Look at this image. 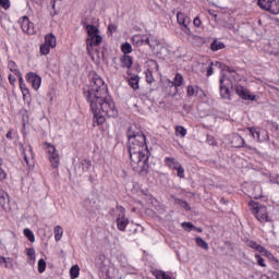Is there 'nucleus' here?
Masks as SVG:
<instances>
[{"label":"nucleus","mask_w":279,"mask_h":279,"mask_svg":"<svg viewBox=\"0 0 279 279\" xmlns=\"http://www.w3.org/2000/svg\"><path fill=\"white\" fill-rule=\"evenodd\" d=\"M83 95L94 114V125H104L106 117L109 119L119 117L114 100L108 94V85L97 73L93 74L90 86L83 89Z\"/></svg>","instance_id":"obj_1"},{"label":"nucleus","mask_w":279,"mask_h":279,"mask_svg":"<svg viewBox=\"0 0 279 279\" xmlns=\"http://www.w3.org/2000/svg\"><path fill=\"white\" fill-rule=\"evenodd\" d=\"M129 154L131 159V167L135 173L140 175H147L149 173V148H147V137L143 132L128 131Z\"/></svg>","instance_id":"obj_2"},{"label":"nucleus","mask_w":279,"mask_h":279,"mask_svg":"<svg viewBox=\"0 0 279 279\" xmlns=\"http://www.w3.org/2000/svg\"><path fill=\"white\" fill-rule=\"evenodd\" d=\"M248 208L252 215H254L255 219L259 221V223H267V221H270L267 206H264L258 202L251 201L248 203Z\"/></svg>","instance_id":"obj_3"},{"label":"nucleus","mask_w":279,"mask_h":279,"mask_svg":"<svg viewBox=\"0 0 279 279\" xmlns=\"http://www.w3.org/2000/svg\"><path fill=\"white\" fill-rule=\"evenodd\" d=\"M44 145L46 146L51 166L53 169H58V167H60V154H58V149H56V146L49 142H45Z\"/></svg>","instance_id":"obj_4"},{"label":"nucleus","mask_w":279,"mask_h":279,"mask_svg":"<svg viewBox=\"0 0 279 279\" xmlns=\"http://www.w3.org/2000/svg\"><path fill=\"white\" fill-rule=\"evenodd\" d=\"M117 210H119L118 217L116 219L117 228L120 232H125V229L130 225V218L125 217V207L118 205Z\"/></svg>","instance_id":"obj_5"},{"label":"nucleus","mask_w":279,"mask_h":279,"mask_svg":"<svg viewBox=\"0 0 279 279\" xmlns=\"http://www.w3.org/2000/svg\"><path fill=\"white\" fill-rule=\"evenodd\" d=\"M257 5L270 14H279V0H258Z\"/></svg>","instance_id":"obj_6"},{"label":"nucleus","mask_w":279,"mask_h":279,"mask_svg":"<svg viewBox=\"0 0 279 279\" xmlns=\"http://www.w3.org/2000/svg\"><path fill=\"white\" fill-rule=\"evenodd\" d=\"M20 25L24 34H28L29 36H34V34H36V27H34V23L29 21L27 15H24L20 19Z\"/></svg>","instance_id":"obj_7"},{"label":"nucleus","mask_w":279,"mask_h":279,"mask_svg":"<svg viewBox=\"0 0 279 279\" xmlns=\"http://www.w3.org/2000/svg\"><path fill=\"white\" fill-rule=\"evenodd\" d=\"M100 43H104V38L100 35H92L86 39V51L88 56H92L93 48L99 47Z\"/></svg>","instance_id":"obj_8"},{"label":"nucleus","mask_w":279,"mask_h":279,"mask_svg":"<svg viewBox=\"0 0 279 279\" xmlns=\"http://www.w3.org/2000/svg\"><path fill=\"white\" fill-rule=\"evenodd\" d=\"M234 90L241 99H244L245 101H256V96L250 94V89L241 86V85H235Z\"/></svg>","instance_id":"obj_9"},{"label":"nucleus","mask_w":279,"mask_h":279,"mask_svg":"<svg viewBox=\"0 0 279 279\" xmlns=\"http://www.w3.org/2000/svg\"><path fill=\"white\" fill-rule=\"evenodd\" d=\"M19 146L26 165H29V160H34V149L32 145L20 143Z\"/></svg>","instance_id":"obj_10"},{"label":"nucleus","mask_w":279,"mask_h":279,"mask_svg":"<svg viewBox=\"0 0 279 279\" xmlns=\"http://www.w3.org/2000/svg\"><path fill=\"white\" fill-rule=\"evenodd\" d=\"M26 81L28 82V84H32L35 90H38V88H40L43 78H40V76L37 75L36 73L29 72L26 74Z\"/></svg>","instance_id":"obj_11"},{"label":"nucleus","mask_w":279,"mask_h":279,"mask_svg":"<svg viewBox=\"0 0 279 279\" xmlns=\"http://www.w3.org/2000/svg\"><path fill=\"white\" fill-rule=\"evenodd\" d=\"M177 21L179 23V25H182V32H184V34L186 33V29L189 28V25H191V17L186 16L184 13L182 12H178L177 13Z\"/></svg>","instance_id":"obj_12"},{"label":"nucleus","mask_w":279,"mask_h":279,"mask_svg":"<svg viewBox=\"0 0 279 279\" xmlns=\"http://www.w3.org/2000/svg\"><path fill=\"white\" fill-rule=\"evenodd\" d=\"M185 34L187 36L189 43H192L193 45H204V43H206V39H204V37H199L193 34V32H191V28H186Z\"/></svg>","instance_id":"obj_13"},{"label":"nucleus","mask_w":279,"mask_h":279,"mask_svg":"<svg viewBox=\"0 0 279 279\" xmlns=\"http://www.w3.org/2000/svg\"><path fill=\"white\" fill-rule=\"evenodd\" d=\"M231 145L235 148L245 147L246 149H252V146L245 144V140H243L239 134H235L231 137Z\"/></svg>","instance_id":"obj_14"},{"label":"nucleus","mask_w":279,"mask_h":279,"mask_svg":"<svg viewBox=\"0 0 279 279\" xmlns=\"http://www.w3.org/2000/svg\"><path fill=\"white\" fill-rule=\"evenodd\" d=\"M225 82H230V80H228V77L222 76L220 78V95L223 99H231L230 98V88H228V86H226Z\"/></svg>","instance_id":"obj_15"},{"label":"nucleus","mask_w":279,"mask_h":279,"mask_svg":"<svg viewBox=\"0 0 279 279\" xmlns=\"http://www.w3.org/2000/svg\"><path fill=\"white\" fill-rule=\"evenodd\" d=\"M120 64L122 69H132V64H134V59L130 54H123L120 58Z\"/></svg>","instance_id":"obj_16"},{"label":"nucleus","mask_w":279,"mask_h":279,"mask_svg":"<svg viewBox=\"0 0 279 279\" xmlns=\"http://www.w3.org/2000/svg\"><path fill=\"white\" fill-rule=\"evenodd\" d=\"M8 204H10V195L3 191V190H0V206L1 208H3V210H8Z\"/></svg>","instance_id":"obj_17"},{"label":"nucleus","mask_w":279,"mask_h":279,"mask_svg":"<svg viewBox=\"0 0 279 279\" xmlns=\"http://www.w3.org/2000/svg\"><path fill=\"white\" fill-rule=\"evenodd\" d=\"M182 84H184V76H182V74H180V73H177L172 81V86H174V88H175V93L172 95L173 97L178 93V88H180V86H182Z\"/></svg>","instance_id":"obj_18"},{"label":"nucleus","mask_w":279,"mask_h":279,"mask_svg":"<svg viewBox=\"0 0 279 279\" xmlns=\"http://www.w3.org/2000/svg\"><path fill=\"white\" fill-rule=\"evenodd\" d=\"M0 267H4V269H14L12 257H0Z\"/></svg>","instance_id":"obj_19"},{"label":"nucleus","mask_w":279,"mask_h":279,"mask_svg":"<svg viewBox=\"0 0 279 279\" xmlns=\"http://www.w3.org/2000/svg\"><path fill=\"white\" fill-rule=\"evenodd\" d=\"M247 247H251L252 250H255L256 252L263 253L266 252L265 247L258 243H256L254 240L246 241Z\"/></svg>","instance_id":"obj_20"},{"label":"nucleus","mask_w":279,"mask_h":279,"mask_svg":"<svg viewBox=\"0 0 279 279\" xmlns=\"http://www.w3.org/2000/svg\"><path fill=\"white\" fill-rule=\"evenodd\" d=\"M85 25V29H87V36H99V28H97V26L95 25H90V24H84Z\"/></svg>","instance_id":"obj_21"},{"label":"nucleus","mask_w":279,"mask_h":279,"mask_svg":"<svg viewBox=\"0 0 279 279\" xmlns=\"http://www.w3.org/2000/svg\"><path fill=\"white\" fill-rule=\"evenodd\" d=\"M165 165L166 167H169V169H177L178 166H180L179 161L175 160L173 157H166L165 158Z\"/></svg>","instance_id":"obj_22"},{"label":"nucleus","mask_w":279,"mask_h":279,"mask_svg":"<svg viewBox=\"0 0 279 279\" xmlns=\"http://www.w3.org/2000/svg\"><path fill=\"white\" fill-rule=\"evenodd\" d=\"M210 49H211V51H219L221 49H226V44H223V41H219V40L215 39L210 44Z\"/></svg>","instance_id":"obj_23"},{"label":"nucleus","mask_w":279,"mask_h":279,"mask_svg":"<svg viewBox=\"0 0 279 279\" xmlns=\"http://www.w3.org/2000/svg\"><path fill=\"white\" fill-rule=\"evenodd\" d=\"M141 77H138V75H134L131 78L128 80L129 82V86H131V88H133V90H138L140 86H138V82H140Z\"/></svg>","instance_id":"obj_24"},{"label":"nucleus","mask_w":279,"mask_h":279,"mask_svg":"<svg viewBox=\"0 0 279 279\" xmlns=\"http://www.w3.org/2000/svg\"><path fill=\"white\" fill-rule=\"evenodd\" d=\"M45 44L50 46L51 49H53L56 47V45H57L56 36H53V34L46 35Z\"/></svg>","instance_id":"obj_25"},{"label":"nucleus","mask_w":279,"mask_h":279,"mask_svg":"<svg viewBox=\"0 0 279 279\" xmlns=\"http://www.w3.org/2000/svg\"><path fill=\"white\" fill-rule=\"evenodd\" d=\"M8 69H10V71L12 73H14V75H21V71L19 70V65H16V62L14 61H9L8 62Z\"/></svg>","instance_id":"obj_26"},{"label":"nucleus","mask_w":279,"mask_h":279,"mask_svg":"<svg viewBox=\"0 0 279 279\" xmlns=\"http://www.w3.org/2000/svg\"><path fill=\"white\" fill-rule=\"evenodd\" d=\"M20 89L22 90L23 99L26 101V99H29L32 95L29 94V88L26 84L20 85Z\"/></svg>","instance_id":"obj_27"},{"label":"nucleus","mask_w":279,"mask_h":279,"mask_svg":"<svg viewBox=\"0 0 279 279\" xmlns=\"http://www.w3.org/2000/svg\"><path fill=\"white\" fill-rule=\"evenodd\" d=\"M53 232L56 241H60L62 239V234H64V230H62L61 226H56Z\"/></svg>","instance_id":"obj_28"},{"label":"nucleus","mask_w":279,"mask_h":279,"mask_svg":"<svg viewBox=\"0 0 279 279\" xmlns=\"http://www.w3.org/2000/svg\"><path fill=\"white\" fill-rule=\"evenodd\" d=\"M70 278L71 279H76L80 278V266L74 265L70 269Z\"/></svg>","instance_id":"obj_29"},{"label":"nucleus","mask_w":279,"mask_h":279,"mask_svg":"<svg viewBox=\"0 0 279 279\" xmlns=\"http://www.w3.org/2000/svg\"><path fill=\"white\" fill-rule=\"evenodd\" d=\"M196 245L202 250L208 251L209 246L208 243L203 238H196Z\"/></svg>","instance_id":"obj_30"},{"label":"nucleus","mask_w":279,"mask_h":279,"mask_svg":"<svg viewBox=\"0 0 279 279\" xmlns=\"http://www.w3.org/2000/svg\"><path fill=\"white\" fill-rule=\"evenodd\" d=\"M175 136L184 138V136H186V129L182 125L175 126Z\"/></svg>","instance_id":"obj_31"},{"label":"nucleus","mask_w":279,"mask_h":279,"mask_svg":"<svg viewBox=\"0 0 279 279\" xmlns=\"http://www.w3.org/2000/svg\"><path fill=\"white\" fill-rule=\"evenodd\" d=\"M121 51L122 53H124V56H128V53H132V45L130 43L122 44Z\"/></svg>","instance_id":"obj_32"},{"label":"nucleus","mask_w":279,"mask_h":279,"mask_svg":"<svg viewBox=\"0 0 279 279\" xmlns=\"http://www.w3.org/2000/svg\"><path fill=\"white\" fill-rule=\"evenodd\" d=\"M24 236H26V239H28L31 243H34V241H36V236H34V232L29 229H24Z\"/></svg>","instance_id":"obj_33"},{"label":"nucleus","mask_w":279,"mask_h":279,"mask_svg":"<svg viewBox=\"0 0 279 279\" xmlns=\"http://www.w3.org/2000/svg\"><path fill=\"white\" fill-rule=\"evenodd\" d=\"M45 269H47V262H45V259L40 258L38 260V272L45 274Z\"/></svg>","instance_id":"obj_34"},{"label":"nucleus","mask_w":279,"mask_h":279,"mask_svg":"<svg viewBox=\"0 0 279 279\" xmlns=\"http://www.w3.org/2000/svg\"><path fill=\"white\" fill-rule=\"evenodd\" d=\"M81 165L83 167V171H88L90 167H93V162L89 159H83Z\"/></svg>","instance_id":"obj_35"},{"label":"nucleus","mask_w":279,"mask_h":279,"mask_svg":"<svg viewBox=\"0 0 279 279\" xmlns=\"http://www.w3.org/2000/svg\"><path fill=\"white\" fill-rule=\"evenodd\" d=\"M51 51V47L49 45H47L46 43H44L41 46H40V53L43 56H48V53Z\"/></svg>","instance_id":"obj_36"},{"label":"nucleus","mask_w":279,"mask_h":279,"mask_svg":"<svg viewBox=\"0 0 279 279\" xmlns=\"http://www.w3.org/2000/svg\"><path fill=\"white\" fill-rule=\"evenodd\" d=\"M195 97H197V99H204L206 97V92H204L199 86H196Z\"/></svg>","instance_id":"obj_37"},{"label":"nucleus","mask_w":279,"mask_h":279,"mask_svg":"<svg viewBox=\"0 0 279 279\" xmlns=\"http://www.w3.org/2000/svg\"><path fill=\"white\" fill-rule=\"evenodd\" d=\"M177 171L178 178L184 179V167H182V163H179V166L174 169Z\"/></svg>","instance_id":"obj_38"},{"label":"nucleus","mask_w":279,"mask_h":279,"mask_svg":"<svg viewBox=\"0 0 279 279\" xmlns=\"http://www.w3.org/2000/svg\"><path fill=\"white\" fill-rule=\"evenodd\" d=\"M145 75H146V82L148 83V84H153V82H154V72H151V70H147L146 72H145Z\"/></svg>","instance_id":"obj_39"},{"label":"nucleus","mask_w":279,"mask_h":279,"mask_svg":"<svg viewBox=\"0 0 279 279\" xmlns=\"http://www.w3.org/2000/svg\"><path fill=\"white\" fill-rule=\"evenodd\" d=\"M255 258L259 267H267V265L265 264V259L259 254H255Z\"/></svg>","instance_id":"obj_40"},{"label":"nucleus","mask_w":279,"mask_h":279,"mask_svg":"<svg viewBox=\"0 0 279 279\" xmlns=\"http://www.w3.org/2000/svg\"><path fill=\"white\" fill-rule=\"evenodd\" d=\"M248 130L253 138H260V133L256 130V128H250Z\"/></svg>","instance_id":"obj_41"},{"label":"nucleus","mask_w":279,"mask_h":279,"mask_svg":"<svg viewBox=\"0 0 279 279\" xmlns=\"http://www.w3.org/2000/svg\"><path fill=\"white\" fill-rule=\"evenodd\" d=\"M197 90V87H193V85L187 86V97H193Z\"/></svg>","instance_id":"obj_42"},{"label":"nucleus","mask_w":279,"mask_h":279,"mask_svg":"<svg viewBox=\"0 0 279 279\" xmlns=\"http://www.w3.org/2000/svg\"><path fill=\"white\" fill-rule=\"evenodd\" d=\"M26 254L29 256L33 260H36V251L34 248H26Z\"/></svg>","instance_id":"obj_43"},{"label":"nucleus","mask_w":279,"mask_h":279,"mask_svg":"<svg viewBox=\"0 0 279 279\" xmlns=\"http://www.w3.org/2000/svg\"><path fill=\"white\" fill-rule=\"evenodd\" d=\"M182 228H184V230H187V232H191L193 228H195V226H193L192 222H183Z\"/></svg>","instance_id":"obj_44"},{"label":"nucleus","mask_w":279,"mask_h":279,"mask_svg":"<svg viewBox=\"0 0 279 279\" xmlns=\"http://www.w3.org/2000/svg\"><path fill=\"white\" fill-rule=\"evenodd\" d=\"M179 205L181 208H184V210H191V205L186 201H179Z\"/></svg>","instance_id":"obj_45"},{"label":"nucleus","mask_w":279,"mask_h":279,"mask_svg":"<svg viewBox=\"0 0 279 279\" xmlns=\"http://www.w3.org/2000/svg\"><path fill=\"white\" fill-rule=\"evenodd\" d=\"M0 5L3 8V10L10 9V0H0Z\"/></svg>","instance_id":"obj_46"},{"label":"nucleus","mask_w":279,"mask_h":279,"mask_svg":"<svg viewBox=\"0 0 279 279\" xmlns=\"http://www.w3.org/2000/svg\"><path fill=\"white\" fill-rule=\"evenodd\" d=\"M8 178V173H5V170L0 167V182H3Z\"/></svg>","instance_id":"obj_47"},{"label":"nucleus","mask_w":279,"mask_h":279,"mask_svg":"<svg viewBox=\"0 0 279 279\" xmlns=\"http://www.w3.org/2000/svg\"><path fill=\"white\" fill-rule=\"evenodd\" d=\"M213 64L214 62H210L209 65L206 68L207 69V77H210L213 75Z\"/></svg>","instance_id":"obj_48"},{"label":"nucleus","mask_w":279,"mask_h":279,"mask_svg":"<svg viewBox=\"0 0 279 279\" xmlns=\"http://www.w3.org/2000/svg\"><path fill=\"white\" fill-rule=\"evenodd\" d=\"M108 32H110V34H114V32H117V25L109 24Z\"/></svg>","instance_id":"obj_49"},{"label":"nucleus","mask_w":279,"mask_h":279,"mask_svg":"<svg viewBox=\"0 0 279 279\" xmlns=\"http://www.w3.org/2000/svg\"><path fill=\"white\" fill-rule=\"evenodd\" d=\"M19 77V84L20 86L25 85V81L23 80V74L20 72V74H15Z\"/></svg>","instance_id":"obj_50"},{"label":"nucleus","mask_w":279,"mask_h":279,"mask_svg":"<svg viewBox=\"0 0 279 279\" xmlns=\"http://www.w3.org/2000/svg\"><path fill=\"white\" fill-rule=\"evenodd\" d=\"M262 256H267V258H274V254H271L267 248H265V252L259 253Z\"/></svg>","instance_id":"obj_51"},{"label":"nucleus","mask_w":279,"mask_h":279,"mask_svg":"<svg viewBox=\"0 0 279 279\" xmlns=\"http://www.w3.org/2000/svg\"><path fill=\"white\" fill-rule=\"evenodd\" d=\"M9 83L11 84V86H14V84H16V77H14V75L10 74L9 75Z\"/></svg>","instance_id":"obj_52"},{"label":"nucleus","mask_w":279,"mask_h":279,"mask_svg":"<svg viewBox=\"0 0 279 279\" xmlns=\"http://www.w3.org/2000/svg\"><path fill=\"white\" fill-rule=\"evenodd\" d=\"M195 27H199L202 25V20H199L197 16L193 21Z\"/></svg>","instance_id":"obj_53"},{"label":"nucleus","mask_w":279,"mask_h":279,"mask_svg":"<svg viewBox=\"0 0 279 279\" xmlns=\"http://www.w3.org/2000/svg\"><path fill=\"white\" fill-rule=\"evenodd\" d=\"M271 278L272 279H279V272L272 271L271 272Z\"/></svg>","instance_id":"obj_54"},{"label":"nucleus","mask_w":279,"mask_h":279,"mask_svg":"<svg viewBox=\"0 0 279 279\" xmlns=\"http://www.w3.org/2000/svg\"><path fill=\"white\" fill-rule=\"evenodd\" d=\"M7 138H9V141H12V130L8 131Z\"/></svg>","instance_id":"obj_55"},{"label":"nucleus","mask_w":279,"mask_h":279,"mask_svg":"<svg viewBox=\"0 0 279 279\" xmlns=\"http://www.w3.org/2000/svg\"><path fill=\"white\" fill-rule=\"evenodd\" d=\"M132 40H133V43L136 41V40H141V35L133 36Z\"/></svg>","instance_id":"obj_56"},{"label":"nucleus","mask_w":279,"mask_h":279,"mask_svg":"<svg viewBox=\"0 0 279 279\" xmlns=\"http://www.w3.org/2000/svg\"><path fill=\"white\" fill-rule=\"evenodd\" d=\"M213 66H217L218 69H221V62L219 61H216Z\"/></svg>","instance_id":"obj_57"},{"label":"nucleus","mask_w":279,"mask_h":279,"mask_svg":"<svg viewBox=\"0 0 279 279\" xmlns=\"http://www.w3.org/2000/svg\"><path fill=\"white\" fill-rule=\"evenodd\" d=\"M150 62L155 65V70L158 71V62H156L155 60H151Z\"/></svg>","instance_id":"obj_58"},{"label":"nucleus","mask_w":279,"mask_h":279,"mask_svg":"<svg viewBox=\"0 0 279 279\" xmlns=\"http://www.w3.org/2000/svg\"><path fill=\"white\" fill-rule=\"evenodd\" d=\"M227 71H228V73H234V69H232L230 66H227Z\"/></svg>","instance_id":"obj_59"},{"label":"nucleus","mask_w":279,"mask_h":279,"mask_svg":"<svg viewBox=\"0 0 279 279\" xmlns=\"http://www.w3.org/2000/svg\"><path fill=\"white\" fill-rule=\"evenodd\" d=\"M193 230H196V232H202V228L194 227Z\"/></svg>","instance_id":"obj_60"},{"label":"nucleus","mask_w":279,"mask_h":279,"mask_svg":"<svg viewBox=\"0 0 279 279\" xmlns=\"http://www.w3.org/2000/svg\"><path fill=\"white\" fill-rule=\"evenodd\" d=\"M34 3H43V0H32Z\"/></svg>","instance_id":"obj_61"},{"label":"nucleus","mask_w":279,"mask_h":279,"mask_svg":"<svg viewBox=\"0 0 279 279\" xmlns=\"http://www.w3.org/2000/svg\"><path fill=\"white\" fill-rule=\"evenodd\" d=\"M146 45H149V38L145 39Z\"/></svg>","instance_id":"obj_62"},{"label":"nucleus","mask_w":279,"mask_h":279,"mask_svg":"<svg viewBox=\"0 0 279 279\" xmlns=\"http://www.w3.org/2000/svg\"><path fill=\"white\" fill-rule=\"evenodd\" d=\"M134 233H136V229L134 230Z\"/></svg>","instance_id":"obj_63"}]
</instances>
